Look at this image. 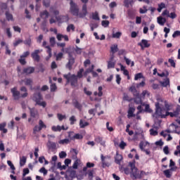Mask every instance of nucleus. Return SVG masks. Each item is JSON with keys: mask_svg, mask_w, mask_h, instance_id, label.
Masks as SVG:
<instances>
[{"mask_svg": "<svg viewBox=\"0 0 180 180\" xmlns=\"http://www.w3.org/2000/svg\"><path fill=\"white\" fill-rule=\"evenodd\" d=\"M70 12L73 16H77V18H84L88 15V10L86 4L82 6V12H79V7L72 0L70 2Z\"/></svg>", "mask_w": 180, "mask_h": 180, "instance_id": "obj_1", "label": "nucleus"}, {"mask_svg": "<svg viewBox=\"0 0 180 180\" xmlns=\"http://www.w3.org/2000/svg\"><path fill=\"white\" fill-rule=\"evenodd\" d=\"M31 99L39 106H42V108H46V106H47V103H46V101H41L43 100V96H41V94L39 92L34 93L31 97Z\"/></svg>", "mask_w": 180, "mask_h": 180, "instance_id": "obj_2", "label": "nucleus"}, {"mask_svg": "<svg viewBox=\"0 0 180 180\" xmlns=\"http://www.w3.org/2000/svg\"><path fill=\"white\" fill-rule=\"evenodd\" d=\"M160 102H162V99H158V102L155 103V112L153 116H155V117L160 116L162 119H164L165 118V114H164L165 109L161 108V103Z\"/></svg>", "mask_w": 180, "mask_h": 180, "instance_id": "obj_3", "label": "nucleus"}, {"mask_svg": "<svg viewBox=\"0 0 180 180\" xmlns=\"http://www.w3.org/2000/svg\"><path fill=\"white\" fill-rule=\"evenodd\" d=\"M63 77L65 79H67V84L70 83L72 86H77L78 84V77H77V75H71V73H68L67 75H64Z\"/></svg>", "mask_w": 180, "mask_h": 180, "instance_id": "obj_4", "label": "nucleus"}, {"mask_svg": "<svg viewBox=\"0 0 180 180\" xmlns=\"http://www.w3.org/2000/svg\"><path fill=\"white\" fill-rule=\"evenodd\" d=\"M131 175L133 176L135 179H141L144 175H146V172L144 171H139V169L136 167L135 169H132L131 172Z\"/></svg>", "mask_w": 180, "mask_h": 180, "instance_id": "obj_5", "label": "nucleus"}, {"mask_svg": "<svg viewBox=\"0 0 180 180\" xmlns=\"http://www.w3.org/2000/svg\"><path fill=\"white\" fill-rule=\"evenodd\" d=\"M68 53V51H66ZM68 62L66 64V68H68V70H72V65H74V63H75V58L74 56H72V53L70 52L68 53Z\"/></svg>", "mask_w": 180, "mask_h": 180, "instance_id": "obj_6", "label": "nucleus"}, {"mask_svg": "<svg viewBox=\"0 0 180 180\" xmlns=\"http://www.w3.org/2000/svg\"><path fill=\"white\" fill-rule=\"evenodd\" d=\"M46 126L43 122V120H40L39 121V125H36L33 129V133L34 134H36V133H39V131H41L43 129H46Z\"/></svg>", "mask_w": 180, "mask_h": 180, "instance_id": "obj_7", "label": "nucleus"}, {"mask_svg": "<svg viewBox=\"0 0 180 180\" xmlns=\"http://www.w3.org/2000/svg\"><path fill=\"white\" fill-rule=\"evenodd\" d=\"M41 51V50L40 51L39 49H37L31 53V57L34 61H37V63L40 61V56L39 54H40Z\"/></svg>", "mask_w": 180, "mask_h": 180, "instance_id": "obj_8", "label": "nucleus"}, {"mask_svg": "<svg viewBox=\"0 0 180 180\" xmlns=\"http://www.w3.org/2000/svg\"><path fill=\"white\" fill-rule=\"evenodd\" d=\"M56 19L58 23H65L70 20L68 15H58L56 16Z\"/></svg>", "mask_w": 180, "mask_h": 180, "instance_id": "obj_9", "label": "nucleus"}, {"mask_svg": "<svg viewBox=\"0 0 180 180\" xmlns=\"http://www.w3.org/2000/svg\"><path fill=\"white\" fill-rule=\"evenodd\" d=\"M101 159L102 162L103 168H105V167H110V163H109V161L106 160V159L110 160V157L109 156L106 157V156H103V155H101Z\"/></svg>", "mask_w": 180, "mask_h": 180, "instance_id": "obj_10", "label": "nucleus"}, {"mask_svg": "<svg viewBox=\"0 0 180 180\" xmlns=\"http://www.w3.org/2000/svg\"><path fill=\"white\" fill-rule=\"evenodd\" d=\"M11 92L15 101H18L20 98V91H18V87H13L11 89Z\"/></svg>", "mask_w": 180, "mask_h": 180, "instance_id": "obj_11", "label": "nucleus"}, {"mask_svg": "<svg viewBox=\"0 0 180 180\" xmlns=\"http://www.w3.org/2000/svg\"><path fill=\"white\" fill-rule=\"evenodd\" d=\"M116 65V61H115V55H112L110 58V60L108 61V68H115Z\"/></svg>", "mask_w": 180, "mask_h": 180, "instance_id": "obj_12", "label": "nucleus"}, {"mask_svg": "<svg viewBox=\"0 0 180 180\" xmlns=\"http://www.w3.org/2000/svg\"><path fill=\"white\" fill-rule=\"evenodd\" d=\"M29 110L30 112L31 117H34V119L39 118V111L36 108H29Z\"/></svg>", "mask_w": 180, "mask_h": 180, "instance_id": "obj_13", "label": "nucleus"}, {"mask_svg": "<svg viewBox=\"0 0 180 180\" xmlns=\"http://www.w3.org/2000/svg\"><path fill=\"white\" fill-rule=\"evenodd\" d=\"M72 105H73V106H75V108L76 109H77L78 110H79V111L82 110V104H81V103H79V101H78V100L74 98V99L72 100Z\"/></svg>", "mask_w": 180, "mask_h": 180, "instance_id": "obj_14", "label": "nucleus"}, {"mask_svg": "<svg viewBox=\"0 0 180 180\" xmlns=\"http://www.w3.org/2000/svg\"><path fill=\"white\" fill-rule=\"evenodd\" d=\"M123 160V156L121 154H119V152L116 153V155L115 157V164H118L120 165V163Z\"/></svg>", "mask_w": 180, "mask_h": 180, "instance_id": "obj_15", "label": "nucleus"}, {"mask_svg": "<svg viewBox=\"0 0 180 180\" xmlns=\"http://www.w3.org/2000/svg\"><path fill=\"white\" fill-rule=\"evenodd\" d=\"M138 44L141 47V49H146L150 47V44L148 43V41H147V39H142L141 41Z\"/></svg>", "mask_w": 180, "mask_h": 180, "instance_id": "obj_16", "label": "nucleus"}, {"mask_svg": "<svg viewBox=\"0 0 180 180\" xmlns=\"http://www.w3.org/2000/svg\"><path fill=\"white\" fill-rule=\"evenodd\" d=\"M68 137L70 140H82V139H84V136L81 134H76L73 136H71V134H69Z\"/></svg>", "mask_w": 180, "mask_h": 180, "instance_id": "obj_17", "label": "nucleus"}, {"mask_svg": "<svg viewBox=\"0 0 180 180\" xmlns=\"http://www.w3.org/2000/svg\"><path fill=\"white\" fill-rule=\"evenodd\" d=\"M34 72V68L33 67H28L23 69V74L26 75H29V74H33Z\"/></svg>", "mask_w": 180, "mask_h": 180, "instance_id": "obj_18", "label": "nucleus"}, {"mask_svg": "<svg viewBox=\"0 0 180 180\" xmlns=\"http://www.w3.org/2000/svg\"><path fill=\"white\" fill-rule=\"evenodd\" d=\"M129 91L131 92V94L134 95V96H139V91H137V89H136V86H131L129 89Z\"/></svg>", "mask_w": 180, "mask_h": 180, "instance_id": "obj_19", "label": "nucleus"}, {"mask_svg": "<svg viewBox=\"0 0 180 180\" xmlns=\"http://www.w3.org/2000/svg\"><path fill=\"white\" fill-rule=\"evenodd\" d=\"M158 23L160 25V26H164L167 22V19L162 18V16L158 17Z\"/></svg>", "mask_w": 180, "mask_h": 180, "instance_id": "obj_20", "label": "nucleus"}, {"mask_svg": "<svg viewBox=\"0 0 180 180\" xmlns=\"http://www.w3.org/2000/svg\"><path fill=\"white\" fill-rule=\"evenodd\" d=\"M135 97L134 102L136 105H141L143 103V100H141V96L140 94L138 96H134Z\"/></svg>", "mask_w": 180, "mask_h": 180, "instance_id": "obj_21", "label": "nucleus"}, {"mask_svg": "<svg viewBox=\"0 0 180 180\" xmlns=\"http://www.w3.org/2000/svg\"><path fill=\"white\" fill-rule=\"evenodd\" d=\"M20 91L21 92H24V94H21V98H27V95H29L27 93V89H26L25 86H22L20 88Z\"/></svg>", "mask_w": 180, "mask_h": 180, "instance_id": "obj_22", "label": "nucleus"}, {"mask_svg": "<svg viewBox=\"0 0 180 180\" xmlns=\"http://www.w3.org/2000/svg\"><path fill=\"white\" fill-rule=\"evenodd\" d=\"M48 147L51 150H56V148H57V143H56V142H52L51 141H49Z\"/></svg>", "mask_w": 180, "mask_h": 180, "instance_id": "obj_23", "label": "nucleus"}, {"mask_svg": "<svg viewBox=\"0 0 180 180\" xmlns=\"http://www.w3.org/2000/svg\"><path fill=\"white\" fill-rule=\"evenodd\" d=\"M49 15H50V13H49V11L46 10L40 13V17L42 19H47V18H49Z\"/></svg>", "mask_w": 180, "mask_h": 180, "instance_id": "obj_24", "label": "nucleus"}, {"mask_svg": "<svg viewBox=\"0 0 180 180\" xmlns=\"http://www.w3.org/2000/svg\"><path fill=\"white\" fill-rule=\"evenodd\" d=\"M5 127H6V122L0 124V131H3L4 134L8 133V129H5Z\"/></svg>", "mask_w": 180, "mask_h": 180, "instance_id": "obj_25", "label": "nucleus"}, {"mask_svg": "<svg viewBox=\"0 0 180 180\" xmlns=\"http://www.w3.org/2000/svg\"><path fill=\"white\" fill-rule=\"evenodd\" d=\"M134 110H136V109L134 108H129V110H128V117L129 119H130V117H134Z\"/></svg>", "mask_w": 180, "mask_h": 180, "instance_id": "obj_26", "label": "nucleus"}, {"mask_svg": "<svg viewBox=\"0 0 180 180\" xmlns=\"http://www.w3.org/2000/svg\"><path fill=\"white\" fill-rule=\"evenodd\" d=\"M111 53H112V56H114L115 53H117L119 51V48H117V44H113L110 47Z\"/></svg>", "mask_w": 180, "mask_h": 180, "instance_id": "obj_27", "label": "nucleus"}, {"mask_svg": "<svg viewBox=\"0 0 180 180\" xmlns=\"http://www.w3.org/2000/svg\"><path fill=\"white\" fill-rule=\"evenodd\" d=\"M95 141L96 143H100V144H101V146H105V141H103V139L101 136H97L95 138Z\"/></svg>", "mask_w": 180, "mask_h": 180, "instance_id": "obj_28", "label": "nucleus"}, {"mask_svg": "<svg viewBox=\"0 0 180 180\" xmlns=\"http://www.w3.org/2000/svg\"><path fill=\"white\" fill-rule=\"evenodd\" d=\"M50 12H51V13H53V15H55V16H58V15H60V11L54 7L50 8Z\"/></svg>", "mask_w": 180, "mask_h": 180, "instance_id": "obj_29", "label": "nucleus"}, {"mask_svg": "<svg viewBox=\"0 0 180 180\" xmlns=\"http://www.w3.org/2000/svg\"><path fill=\"white\" fill-rule=\"evenodd\" d=\"M79 126L81 129H84V127H86V126H89V122H84L82 120H80L79 121Z\"/></svg>", "mask_w": 180, "mask_h": 180, "instance_id": "obj_30", "label": "nucleus"}, {"mask_svg": "<svg viewBox=\"0 0 180 180\" xmlns=\"http://www.w3.org/2000/svg\"><path fill=\"white\" fill-rule=\"evenodd\" d=\"M27 158L26 156H22L20 158V166L23 167L26 164Z\"/></svg>", "mask_w": 180, "mask_h": 180, "instance_id": "obj_31", "label": "nucleus"}, {"mask_svg": "<svg viewBox=\"0 0 180 180\" xmlns=\"http://www.w3.org/2000/svg\"><path fill=\"white\" fill-rule=\"evenodd\" d=\"M71 142V139H62L60 141H58L59 144H70V143Z\"/></svg>", "mask_w": 180, "mask_h": 180, "instance_id": "obj_32", "label": "nucleus"}, {"mask_svg": "<svg viewBox=\"0 0 180 180\" xmlns=\"http://www.w3.org/2000/svg\"><path fill=\"white\" fill-rule=\"evenodd\" d=\"M25 85H27V86H31L33 84V80L32 79H25L24 80Z\"/></svg>", "mask_w": 180, "mask_h": 180, "instance_id": "obj_33", "label": "nucleus"}, {"mask_svg": "<svg viewBox=\"0 0 180 180\" xmlns=\"http://www.w3.org/2000/svg\"><path fill=\"white\" fill-rule=\"evenodd\" d=\"M124 60L126 62V64L127 65H130V63H131V67H134V62H131V60L129 58H127L126 56L124 57Z\"/></svg>", "mask_w": 180, "mask_h": 180, "instance_id": "obj_34", "label": "nucleus"}, {"mask_svg": "<svg viewBox=\"0 0 180 180\" xmlns=\"http://www.w3.org/2000/svg\"><path fill=\"white\" fill-rule=\"evenodd\" d=\"M94 68H95V66L94 65H92L91 68H88L84 72L85 77H86V75H88V74L91 72L92 73L94 71Z\"/></svg>", "mask_w": 180, "mask_h": 180, "instance_id": "obj_35", "label": "nucleus"}, {"mask_svg": "<svg viewBox=\"0 0 180 180\" xmlns=\"http://www.w3.org/2000/svg\"><path fill=\"white\" fill-rule=\"evenodd\" d=\"M175 117H178V116H179V113H180V105H178L176 108V110L173 112Z\"/></svg>", "mask_w": 180, "mask_h": 180, "instance_id": "obj_36", "label": "nucleus"}, {"mask_svg": "<svg viewBox=\"0 0 180 180\" xmlns=\"http://www.w3.org/2000/svg\"><path fill=\"white\" fill-rule=\"evenodd\" d=\"M67 32H71V30H72L73 32L75 30V27L74 26L73 24H70L67 27L66 29Z\"/></svg>", "mask_w": 180, "mask_h": 180, "instance_id": "obj_37", "label": "nucleus"}, {"mask_svg": "<svg viewBox=\"0 0 180 180\" xmlns=\"http://www.w3.org/2000/svg\"><path fill=\"white\" fill-rule=\"evenodd\" d=\"M81 162V160H78V159H77L75 161V162H74V164H73V165H72V168H73V169H77V168H78V165H79V162Z\"/></svg>", "mask_w": 180, "mask_h": 180, "instance_id": "obj_38", "label": "nucleus"}, {"mask_svg": "<svg viewBox=\"0 0 180 180\" xmlns=\"http://www.w3.org/2000/svg\"><path fill=\"white\" fill-rule=\"evenodd\" d=\"M49 43L51 47H54V46H56V38L54 37H51L49 39Z\"/></svg>", "mask_w": 180, "mask_h": 180, "instance_id": "obj_39", "label": "nucleus"}, {"mask_svg": "<svg viewBox=\"0 0 180 180\" xmlns=\"http://www.w3.org/2000/svg\"><path fill=\"white\" fill-rule=\"evenodd\" d=\"M92 19H94V20H99V14L97 11L92 13Z\"/></svg>", "mask_w": 180, "mask_h": 180, "instance_id": "obj_40", "label": "nucleus"}, {"mask_svg": "<svg viewBox=\"0 0 180 180\" xmlns=\"http://www.w3.org/2000/svg\"><path fill=\"white\" fill-rule=\"evenodd\" d=\"M6 18L7 20H13V15L11 14L9 12H6Z\"/></svg>", "mask_w": 180, "mask_h": 180, "instance_id": "obj_41", "label": "nucleus"}, {"mask_svg": "<svg viewBox=\"0 0 180 180\" xmlns=\"http://www.w3.org/2000/svg\"><path fill=\"white\" fill-rule=\"evenodd\" d=\"M144 86H146V81H142L140 83L136 84V88L139 89V88H144Z\"/></svg>", "mask_w": 180, "mask_h": 180, "instance_id": "obj_42", "label": "nucleus"}, {"mask_svg": "<svg viewBox=\"0 0 180 180\" xmlns=\"http://www.w3.org/2000/svg\"><path fill=\"white\" fill-rule=\"evenodd\" d=\"M64 54L63 53V52H60L56 55V61H61V60L63 59Z\"/></svg>", "mask_w": 180, "mask_h": 180, "instance_id": "obj_43", "label": "nucleus"}, {"mask_svg": "<svg viewBox=\"0 0 180 180\" xmlns=\"http://www.w3.org/2000/svg\"><path fill=\"white\" fill-rule=\"evenodd\" d=\"M164 175H165V176L167 178H170L172 176L171 174V171L169 169H166L163 172Z\"/></svg>", "mask_w": 180, "mask_h": 180, "instance_id": "obj_44", "label": "nucleus"}, {"mask_svg": "<svg viewBox=\"0 0 180 180\" xmlns=\"http://www.w3.org/2000/svg\"><path fill=\"white\" fill-rule=\"evenodd\" d=\"M146 95H147V96H150V93L148 92V91L144 90L142 91L141 96V98H143L144 99V98H146Z\"/></svg>", "mask_w": 180, "mask_h": 180, "instance_id": "obj_45", "label": "nucleus"}, {"mask_svg": "<svg viewBox=\"0 0 180 180\" xmlns=\"http://www.w3.org/2000/svg\"><path fill=\"white\" fill-rule=\"evenodd\" d=\"M149 131H150V136H158V131L154 129H150Z\"/></svg>", "mask_w": 180, "mask_h": 180, "instance_id": "obj_46", "label": "nucleus"}, {"mask_svg": "<svg viewBox=\"0 0 180 180\" xmlns=\"http://www.w3.org/2000/svg\"><path fill=\"white\" fill-rule=\"evenodd\" d=\"M8 8V4L6 3H0V11H5Z\"/></svg>", "mask_w": 180, "mask_h": 180, "instance_id": "obj_47", "label": "nucleus"}, {"mask_svg": "<svg viewBox=\"0 0 180 180\" xmlns=\"http://www.w3.org/2000/svg\"><path fill=\"white\" fill-rule=\"evenodd\" d=\"M120 36H122V32H120L112 34L113 39H120Z\"/></svg>", "mask_w": 180, "mask_h": 180, "instance_id": "obj_48", "label": "nucleus"}, {"mask_svg": "<svg viewBox=\"0 0 180 180\" xmlns=\"http://www.w3.org/2000/svg\"><path fill=\"white\" fill-rule=\"evenodd\" d=\"M7 164L8 166H10V168L12 169V171H15V169H16V168H15V165H13V163H12L11 160H8Z\"/></svg>", "mask_w": 180, "mask_h": 180, "instance_id": "obj_49", "label": "nucleus"}, {"mask_svg": "<svg viewBox=\"0 0 180 180\" xmlns=\"http://www.w3.org/2000/svg\"><path fill=\"white\" fill-rule=\"evenodd\" d=\"M24 44L26 46H32V39L30 38H28L25 39L24 41H22Z\"/></svg>", "mask_w": 180, "mask_h": 180, "instance_id": "obj_50", "label": "nucleus"}, {"mask_svg": "<svg viewBox=\"0 0 180 180\" xmlns=\"http://www.w3.org/2000/svg\"><path fill=\"white\" fill-rule=\"evenodd\" d=\"M52 130L53 131H61V126L58 125V126H53L52 127Z\"/></svg>", "mask_w": 180, "mask_h": 180, "instance_id": "obj_51", "label": "nucleus"}, {"mask_svg": "<svg viewBox=\"0 0 180 180\" xmlns=\"http://www.w3.org/2000/svg\"><path fill=\"white\" fill-rule=\"evenodd\" d=\"M141 78H143V73H137L135 75L134 80L138 81V79H140Z\"/></svg>", "mask_w": 180, "mask_h": 180, "instance_id": "obj_52", "label": "nucleus"}, {"mask_svg": "<svg viewBox=\"0 0 180 180\" xmlns=\"http://www.w3.org/2000/svg\"><path fill=\"white\" fill-rule=\"evenodd\" d=\"M21 43H23V40L22 39H17L15 42H13L14 47L19 46Z\"/></svg>", "mask_w": 180, "mask_h": 180, "instance_id": "obj_53", "label": "nucleus"}, {"mask_svg": "<svg viewBox=\"0 0 180 180\" xmlns=\"http://www.w3.org/2000/svg\"><path fill=\"white\" fill-rule=\"evenodd\" d=\"M6 33L8 39H11V37H12V32H11V28H6Z\"/></svg>", "mask_w": 180, "mask_h": 180, "instance_id": "obj_54", "label": "nucleus"}, {"mask_svg": "<svg viewBox=\"0 0 180 180\" xmlns=\"http://www.w3.org/2000/svg\"><path fill=\"white\" fill-rule=\"evenodd\" d=\"M143 8H140L139 9V13H147V6H143Z\"/></svg>", "mask_w": 180, "mask_h": 180, "instance_id": "obj_55", "label": "nucleus"}, {"mask_svg": "<svg viewBox=\"0 0 180 180\" xmlns=\"http://www.w3.org/2000/svg\"><path fill=\"white\" fill-rule=\"evenodd\" d=\"M43 5L46 8H49L50 6V0H43Z\"/></svg>", "mask_w": 180, "mask_h": 180, "instance_id": "obj_56", "label": "nucleus"}, {"mask_svg": "<svg viewBox=\"0 0 180 180\" xmlns=\"http://www.w3.org/2000/svg\"><path fill=\"white\" fill-rule=\"evenodd\" d=\"M57 116H58V120H59L60 122H62V120H64V119H66L65 115H61V114H60V113H58V114L57 115Z\"/></svg>", "mask_w": 180, "mask_h": 180, "instance_id": "obj_57", "label": "nucleus"}, {"mask_svg": "<svg viewBox=\"0 0 180 180\" xmlns=\"http://www.w3.org/2000/svg\"><path fill=\"white\" fill-rule=\"evenodd\" d=\"M145 112H148V113H151V112H153V110L150 108V105H145Z\"/></svg>", "mask_w": 180, "mask_h": 180, "instance_id": "obj_58", "label": "nucleus"}, {"mask_svg": "<svg viewBox=\"0 0 180 180\" xmlns=\"http://www.w3.org/2000/svg\"><path fill=\"white\" fill-rule=\"evenodd\" d=\"M45 49H47L46 53H48L49 57H51L53 54L51 53V48L50 46H45Z\"/></svg>", "mask_w": 180, "mask_h": 180, "instance_id": "obj_59", "label": "nucleus"}, {"mask_svg": "<svg viewBox=\"0 0 180 180\" xmlns=\"http://www.w3.org/2000/svg\"><path fill=\"white\" fill-rule=\"evenodd\" d=\"M109 21L108 20H103L101 22V25L103 27H108L109 26Z\"/></svg>", "mask_w": 180, "mask_h": 180, "instance_id": "obj_60", "label": "nucleus"}, {"mask_svg": "<svg viewBox=\"0 0 180 180\" xmlns=\"http://www.w3.org/2000/svg\"><path fill=\"white\" fill-rule=\"evenodd\" d=\"M84 72V69L82 68L80 69L78 72H77V78H82V73Z\"/></svg>", "mask_w": 180, "mask_h": 180, "instance_id": "obj_61", "label": "nucleus"}, {"mask_svg": "<svg viewBox=\"0 0 180 180\" xmlns=\"http://www.w3.org/2000/svg\"><path fill=\"white\" fill-rule=\"evenodd\" d=\"M70 124H74V123H75V122H77V119L75 118V116H72L70 117Z\"/></svg>", "mask_w": 180, "mask_h": 180, "instance_id": "obj_62", "label": "nucleus"}, {"mask_svg": "<svg viewBox=\"0 0 180 180\" xmlns=\"http://www.w3.org/2000/svg\"><path fill=\"white\" fill-rule=\"evenodd\" d=\"M39 172L41 174H44V175H47V169H46L45 167H41L40 169H39Z\"/></svg>", "mask_w": 180, "mask_h": 180, "instance_id": "obj_63", "label": "nucleus"}, {"mask_svg": "<svg viewBox=\"0 0 180 180\" xmlns=\"http://www.w3.org/2000/svg\"><path fill=\"white\" fill-rule=\"evenodd\" d=\"M59 157H60V158H65V157H67V153H65L64 151H61L59 153Z\"/></svg>", "mask_w": 180, "mask_h": 180, "instance_id": "obj_64", "label": "nucleus"}]
</instances>
